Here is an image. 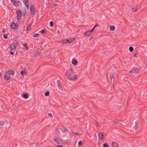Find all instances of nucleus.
Returning <instances> with one entry per match:
<instances>
[{
  "mask_svg": "<svg viewBox=\"0 0 147 147\" xmlns=\"http://www.w3.org/2000/svg\"><path fill=\"white\" fill-rule=\"evenodd\" d=\"M10 53L11 55H14V53L13 52H10Z\"/></svg>",
  "mask_w": 147,
  "mask_h": 147,
  "instance_id": "nucleus-44",
  "label": "nucleus"
},
{
  "mask_svg": "<svg viewBox=\"0 0 147 147\" xmlns=\"http://www.w3.org/2000/svg\"><path fill=\"white\" fill-rule=\"evenodd\" d=\"M39 35V34H38L36 33V34H34L33 35V36L34 37H36L38 36Z\"/></svg>",
  "mask_w": 147,
  "mask_h": 147,
  "instance_id": "nucleus-31",
  "label": "nucleus"
},
{
  "mask_svg": "<svg viewBox=\"0 0 147 147\" xmlns=\"http://www.w3.org/2000/svg\"><path fill=\"white\" fill-rule=\"evenodd\" d=\"M72 63L73 65H76L78 64L77 61L74 59H72Z\"/></svg>",
  "mask_w": 147,
  "mask_h": 147,
  "instance_id": "nucleus-14",
  "label": "nucleus"
},
{
  "mask_svg": "<svg viewBox=\"0 0 147 147\" xmlns=\"http://www.w3.org/2000/svg\"><path fill=\"white\" fill-rule=\"evenodd\" d=\"M58 89L59 90V92H61L63 90V88L61 86V85L58 86Z\"/></svg>",
  "mask_w": 147,
  "mask_h": 147,
  "instance_id": "nucleus-17",
  "label": "nucleus"
},
{
  "mask_svg": "<svg viewBox=\"0 0 147 147\" xmlns=\"http://www.w3.org/2000/svg\"><path fill=\"white\" fill-rule=\"evenodd\" d=\"M75 38H70L68 40H67V42L69 43H71L74 40Z\"/></svg>",
  "mask_w": 147,
  "mask_h": 147,
  "instance_id": "nucleus-15",
  "label": "nucleus"
},
{
  "mask_svg": "<svg viewBox=\"0 0 147 147\" xmlns=\"http://www.w3.org/2000/svg\"><path fill=\"white\" fill-rule=\"evenodd\" d=\"M24 3L26 6L27 7V8H28L29 7V5L28 4V0H24Z\"/></svg>",
  "mask_w": 147,
  "mask_h": 147,
  "instance_id": "nucleus-11",
  "label": "nucleus"
},
{
  "mask_svg": "<svg viewBox=\"0 0 147 147\" xmlns=\"http://www.w3.org/2000/svg\"><path fill=\"white\" fill-rule=\"evenodd\" d=\"M110 29L111 31H113L115 29V27L114 26H110Z\"/></svg>",
  "mask_w": 147,
  "mask_h": 147,
  "instance_id": "nucleus-20",
  "label": "nucleus"
},
{
  "mask_svg": "<svg viewBox=\"0 0 147 147\" xmlns=\"http://www.w3.org/2000/svg\"><path fill=\"white\" fill-rule=\"evenodd\" d=\"M16 13L17 14V18L18 20L21 17L22 15V13L21 11L19 10V11H16Z\"/></svg>",
  "mask_w": 147,
  "mask_h": 147,
  "instance_id": "nucleus-7",
  "label": "nucleus"
},
{
  "mask_svg": "<svg viewBox=\"0 0 147 147\" xmlns=\"http://www.w3.org/2000/svg\"><path fill=\"white\" fill-rule=\"evenodd\" d=\"M137 55V53H136L134 55V57H136Z\"/></svg>",
  "mask_w": 147,
  "mask_h": 147,
  "instance_id": "nucleus-45",
  "label": "nucleus"
},
{
  "mask_svg": "<svg viewBox=\"0 0 147 147\" xmlns=\"http://www.w3.org/2000/svg\"><path fill=\"white\" fill-rule=\"evenodd\" d=\"M18 42H16L15 43V42H13L12 44H11L10 47V51H12L15 49L17 45H18Z\"/></svg>",
  "mask_w": 147,
  "mask_h": 147,
  "instance_id": "nucleus-2",
  "label": "nucleus"
},
{
  "mask_svg": "<svg viewBox=\"0 0 147 147\" xmlns=\"http://www.w3.org/2000/svg\"><path fill=\"white\" fill-rule=\"evenodd\" d=\"M50 25L51 26H53V23L52 21L50 23Z\"/></svg>",
  "mask_w": 147,
  "mask_h": 147,
  "instance_id": "nucleus-32",
  "label": "nucleus"
},
{
  "mask_svg": "<svg viewBox=\"0 0 147 147\" xmlns=\"http://www.w3.org/2000/svg\"><path fill=\"white\" fill-rule=\"evenodd\" d=\"M48 114H49V116L50 117H52V114L51 113H49Z\"/></svg>",
  "mask_w": 147,
  "mask_h": 147,
  "instance_id": "nucleus-43",
  "label": "nucleus"
},
{
  "mask_svg": "<svg viewBox=\"0 0 147 147\" xmlns=\"http://www.w3.org/2000/svg\"><path fill=\"white\" fill-rule=\"evenodd\" d=\"M54 141L56 142H57L58 144L59 143V142L57 141V138H55L54 139Z\"/></svg>",
  "mask_w": 147,
  "mask_h": 147,
  "instance_id": "nucleus-27",
  "label": "nucleus"
},
{
  "mask_svg": "<svg viewBox=\"0 0 147 147\" xmlns=\"http://www.w3.org/2000/svg\"><path fill=\"white\" fill-rule=\"evenodd\" d=\"M74 134L76 135H79V134L78 133L76 132L74 133Z\"/></svg>",
  "mask_w": 147,
  "mask_h": 147,
  "instance_id": "nucleus-40",
  "label": "nucleus"
},
{
  "mask_svg": "<svg viewBox=\"0 0 147 147\" xmlns=\"http://www.w3.org/2000/svg\"><path fill=\"white\" fill-rule=\"evenodd\" d=\"M56 5V4H55V3H53L52 4H51V5L52 7H53V6H55L56 5Z\"/></svg>",
  "mask_w": 147,
  "mask_h": 147,
  "instance_id": "nucleus-38",
  "label": "nucleus"
},
{
  "mask_svg": "<svg viewBox=\"0 0 147 147\" xmlns=\"http://www.w3.org/2000/svg\"><path fill=\"white\" fill-rule=\"evenodd\" d=\"M46 30H42L40 31V32L42 34H44Z\"/></svg>",
  "mask_w": 147,
  "mask_h": 147,
  "instance_id": "nucleus-30",
  "label": "nucleus"
},
{
  "mask_svg": "<svg viewBox=\"0 0 147 147\" xmlns=\"http://www.w3.org/2000/svg\"><path fill=\"white\" fill-rule=\"evenodd\" d=\"M56 147H63L62 146H57Z\"/></svg>",
  "mask_w": 147,
  "mask_h": 147,
  "instance_id": "nucleus-46",
  "label": "nucleus"
},
{
  "mask_svg": "<svg viewBox=\"0 0 147 147\" xmlns=\"http://www.w3.org/2000/svg\"><path fill=\"white\" fill-rule=\"evenodd\" d=\"M67 40H63V43H66L67 42H67Z\"/></svg>",
  "mask_w": 147,
  "mask_h": 147,
  "instance_id": "nucleus-42",
  "label": "nucleus"
},
{
  "mask_svg": "<svg viewBox=\"0 0 147 147\" xmlns=\"http://www.w3.org/2000/svg\"><path fill=\"white\" fill-rule=\"evenodd\" d=\"M96 123L98 125V123L97 122H96Z\"/></svg>",
  "mask_w": 147,
  "mask_h": 147,
  "instance_id": "nucleus-49",
  "label": "nucleus"
},
{
  "mask_svg": "<svg viewBox=\"0 0 147 147\" xmlns=\"http://www.w3.org/2000/svg\"><path fill=\"white\" fill-rule=\"evenodd\" d=\"M31 25L28 24L27 25L25 26L24 28V30L26 31H29L31 28Z\"/></svg>",
  "mask_w": 147,
  "mask_h": 147,
  "instance_id": "nucleus-5",
  "label": "nucleus"
},
{
  "mask_svg": "<svg viewBox=\"0 0 147 147\" xmlns=\"http://www.w3.org/2000/svg\"><path fill=\"white\" fill-rule=\"evenodd\" d=\"M11 2H13V0H11Z\"/></svg>",
  "mask_w": 147,
  "mask_h": 147,
  "instance_id": "nucleus-50",
  "label": "nucleus"
},
{
  "mask_svg": "<svg viewBox=\"0 0 147 147\" xmlns=\"http://www.w3.org/2000/svg\"><path fill=\"white\" fill-rule=\"evenodd\" d=\"M10 77V76L5 75L4 77V79L6 80H8L9 79Z\"/></svg>",
  "mask_w": 147,
  "mask_h": 147,
  "instance_id": "nucleus-18",
  "label": "nucleus"
},
{
  "mask_svg": "<svg viewBox=\"0 0 147 147\" xmlns=\"http://www.w3.org/2000/svg\"><path fill=\"white\" fill-rule=\"evenodd\" d=\"M82 144V142L81 141H80L78 142V144L79 146H81Z\"/></svg>",
  "mask_w": 147,
  "mask_h": 147,
  "instance_id": "nucleus-35",
  "label": "nucleus"
},
{
  "mask_svg": "<svg viewBox=\"0 0 147 147\" xmlns=\"http://www.w3.org/2000/svg\"><path fill=\"white\" fill-rule=\"evenodd\" d=\"M139 71V69L136 68H133L131 70L129 71V73L136 74L138 73Z\"/></svg>",
  "mask_w": 147,
  "mask_h": 147,
  "instance_id": "nucleus-3",
  "label": "nucleus"
},
{
  "mask_svg": "<svg viewBox=\"0 0 147 147\" xmlns=\"http://www.w3.org/2000/svg\"><path fill=\"white\" fill-rule=\"evenodd\" d=\"M3 37L4 38L6 39L7 38L8 36L7 35L5 34H3Z\"/></svg>",
  "mask_w": 147,
  "mask_h": 147,
  "instance_id": "nucleus-34",
  "label": "nucleus"
},
{
  "mask_svg": "<svg viewBox=\"0 0 147 147\" xmlns=\"http://www.w3.org/2000/svg\"><path fill=\"white\" fill-rule=\"evenodd\" d=\"M112 146L113 147H118V146L117 144L115 142H113L112 143Z\"/></svg>",
  "mask_w": 147,
  "mask_h": 147,
  "instance_id": "nucleus-16",
  "label": "nucleus"
},
{
  "mask_svg": "<svg viewBox=\"0 0 147 147\" xmlns=\"http://www.w3.org/2000/svg\"><path fill=\"white\" fill-rule=\"evenodd\" d=\"M14 5L16 6H18L20 5H21V3L19 1H14L13 0V2Z\"/></svg>",
  "mask_w": 147,
  "mask_h": 147,
  "instance_id": "nucleus-9",
  "label": "nucleus"
},
{
  "mask_svg": "<svg viewBox=\"0 0 147 147\" xmlns=\"http://www.w3.org/2000/svg\"><path fill=\"white\" fill-rule=\"evenodd\" d=\"M134 48L132 47H130L129 48V50L130 52H132L133 51Z\"/></svg>",
  "mask_w": 147,
  "mask_h": 147,
  "instance_id": "nucleus-26",
  "label": "nucleus"
},
{
  "mask_svg": "<svg viewBox=\"0 0 147 147\" xmlns=\"http://www.w3.org/2000/svg\"><path fill=\"white\" fill-rule=\"evenodd\" d=\"M57 32L59 34L60 33L59 30H58Z\"/></svg>",
  "mask_w": 147,
  "mask_h": 147,
  "instance_id": "nucleus-48",
  "label": "nucleus"
},
{
  "mask_svg": "<svg viewBox=\"0 0 147 147\" xmlns=\"http://www.w3.org/2000/svg\"><path fill=\"white\" fill-rule=\"evenodd\" d=\"M40 53H41L40 52L38 51H37V52L35 53L33 55L35 57H38V56H39L40 55Z\"/></svg>",
  "mask_w": 147,
  "mask_h": 147,
  "instance_id": "nucleus-13",
  "label": "nucleus"
},
{
  "mask_svg": "<svg viewBox=\"0 0 147 147\" xmlns=\"http://www.w3.org/2000/svg\"><path fill=\"white\" fill-rule=\"evenodd\" d=\"M98 136L100 140L103 139L104 137V135L103 134H98Z\"/></svg>",
  "mask_w": 147,
  "mask_h": 147,
  "instance_id": "nucleus-10",
  "label": "nucleus"
},
{
  "mask_svg": "<svg viewBox=\"0 0 147 147\" xmlns=\"http://www.w3.org/2000/svg\"><path fill=\"white\" fill-rule=\"evenodd\" d=\"M135 124V125L134 126V128L135 129V130H136L138 128L137 123L136 122Z\"/></svg>",
  "mask_w": 147,
  "mask_h": 147,
  "instance_id": "nucleus-22",
  "label": "nucleus"
},
{
  "mask_svg": "<svg viewBox=\"0 0 147 147\" xmlns=\"http://www.w3.org/2000/svg\"><path fill=\"white\" fill-rule=\"evenodd\" d=\"M23 97L24 98L27 99L28 97V96L27 94H24L23 95Z\"/></svg>",
  "mask_w": 147,
  "mask_h": 147,
  "instance_id": "nucleus-19",
  "label": "nucleus"
},
{
  "mask_svg": "<svg viewBox=\"0 0 147 147\" xmlns=\"http://www.w3.org/2000/svg\"><path fill=\"white\" fill-rule=\"evenodd\" d=\"M30 10L31 11V13L32 14H35L34 7V5H31L30 7Z\"/></svg>",
  "mask_w": 147,
  "mask_h": 147,
  "instance_id": "nucleus-8",
  "label": "nucleus"
},
{
  "mask_svg": "<svg viewBox=\"0 0 147 147\" xmlns=\"http://www.w3.org/2000/svg\"><path fill=\"white\" fill-rule=\"evenodd\" d=\"M103 146L104 147H109L108 144L106 143L104 144L103 145Z\"/></svg>",
  "mask_w": 147,
  "mask_h": 147,
  "instance_id": "nucleus-28",
  "label": "nucleus"
},
{
  "mask_svg": "<svg viewBox=\"0 0 147 147\" xmlns=\"http://www.w3.org/2000/svg\"><path fill=\"white\" fill-rule=\"evenodd\" d=\"M110 77L111 78H113V81L114 80V75L113 74H110Z\"/></svg>",
  "mask_w": 147,
  "mask_h": 147,
  "instance_id": "nucleus-25",
  "label": "nucleus"
},
{
  "mask_svg": "<svg viewBox=\"0 0 147 147\" xmlns=\"http://www.w3.org/2000/svg\"><path fill=\"white\" fill-rule=\"evenodd\" d=\"M4 125V123L3 121H0V126H2Z\"/></svg>",
  "mask_w": 147,
  "mask_h": 147,
  "instance_id": "nucleus-33",
  "label": "nucleus"
},
{
  "mask_svg": "<svg viewBox=\"0 0 147 147\" xmlns=\"http://www.w3.org/2000/svg\"><path fill=\"white\" fill-rule=\"evenodd\" d=\"M98 26V24H95V26L94 27L92 28H94V30L95 28L97 26Z\"/></svg>",
  "mask_w": 147,
  "mask_h": 147,
  "instance_id": "nucleus-39",
  "label": "nucleus"
},
{
  "mask_svg": "<svg viewBox=\"0 0 147 147\" xmlns=\"http://www.w3.org/2000/svg\"><path fill=\"white\" fill-rule=\"evenodd\" d=\"M5 32V30H3L2 31V32L3 33H4V32Z\"/></svg>",
  "mask_w": 147,
  "mask_h": 147,
  "instance_id": "nucleus-47",
  "label": "nucleus"
},
{
  "mask_svg": "<svg viewBox=\"0 0 147 147\" xmlns=\"http://www.w3.org/2000/svg\"><path fill=\"white\" fill-rule=\"evenodd\" d=\"M25 73V72L23 71H21L20 72V74L22 75H24Z\"/></svg>",
  "mask_w": 147,
  "mask_h": 147,
  "instance_id": "nucleus-36",
  "label": "nucleus"
},
{
  "mask_svg": "<svg viewBox=\"0 0 147 147\" xmlns=\"http://www.w3.org/2000/svg\"><path fill=\"white\" fill-rule=\"evenodd\" d=\"M68 130L66 128H65L64 129V132H67V131H68Z\"/></svg>",
  "mask_w": 147,
  "mask_h": 147,
  "instance_id": "nucleus-41",
  "label": "nucleus"
},
{
  "mask_svg": "<svg viewBox=\"0 0 147 147\" xmlns=\"http://www.w3.org/2000/svg\"><path fill=\"white\" fill-rule=\"evenodd\" d=\"M26 13V9H25V10H24V12L23 13H22V16H25V15Z\"/></svg>",
  "mask_w": 147,
  "mask_h": 147,
  "instance_id": "nucleus-37",
  "label": "nucleus"
},
{
  "mask_svg": "<svg viewBox=\"0 0 147 147\" xmlns=\"http://www.w3.org/2000/svg\"><path fill=\"white\" fill-rule=\"evenodd\" d=\"M65 75L69 80H73L77 77V75L74 74L73 69H70L67 70L65 73Z\"/></svg>",
  "mask_w": 147,
  "mask_h": 147,
  "instance_id": "nucleus-1",
  "label": "nucleus"
},
{
  "mask_svg": "<svg viewBox=\"0 0 147 147\" xmlns=\"http://www.w3.org/2000/svg\"><path fill=\"white\" fill-rule=\"evenodd\" d=\"M138 9V8L137 7H136L134 8H132V10L133 11V12H135Z\"/></svg>",
  "mask_w": 147,
  "mask_h": 147,
  "instance_id": "nucleus-21",
  "label": "nucleus"
},
{
  "mask_svg": "<svg viewBox=\"0 0 147 147\" xmlns=\"http://www.w3.org/2000/svg\"><path fill=\"white\" fill-rule=\"evenodd\" d=\"M14 73V71H13L8 70L5 73V74L9 75H12Z\"/></svg>",
  "mask_w": 147,
  "mask_h": 147,
  "instance_id": "nucleus-12",
  "label": "nucleus"
},
{
  "mask_svg": "<svg viewBox=\"0 0 147 147\" xmlns=\"http://www.w3.org/2000/svg\"><path fill=\"white\" fill-rule=\"evenodd\" d=\"M57 83L58 84V86H59V85H61L60 81L59 80H57Z\"/></svg>",
  "mask_w": 147,
  "mask_h": 147,
  "instance_id": "nucleus-29",
  "label": "nucleus"
},
{
  "mask_svg": "<svg viewBox=\"0 0 147 147\" xmlns=\"http://www.w3.org/2000/svg\"><path fill=\"white\" fill-rule=\"evenodd\" d=\"M94 30V29L92 28L91 30L86 31L84 34L85 36H89L91 34Z\"/></svg>",
  "mask_w": 147,
  "mask_h": 147,
  "instance_id": "nucleus-4",
  "label": "nucleus"
},
{
  "mask_svg": "<svg viewBox=\"0 0 147 147\" xmlns=\"http://www.w3.org/2000/svg\"><path fill=\"white\" fill-rule=\"evenodd\" d=\"M24 46V48L25 49L27 50L28 49V46L26 44H25Z\"/></svg>",
  "mask_w": 147,
  "mask_h": 147,
  "instance_id": "nucleus-23",
  "label": "nucleus"
},
{
  "mask_svg": "<svg viewBox=\"0 0 147 147\" xmlns=\"http://www.w3.org/2000/svg\"><path fill=\"white\" fill-rule=\"evenodd\" d=\"M49 92L48 91L46 92L45 93V95L46 96H48L49 95Z\"/></svg>",
  "mask_w": 147,
  "mask_h": 147,
  "instance_id": "nucleus-24",
  "label": "nucleus"
},
{
  "mask_svg": "<svg viewBox=\"0 0 147 147\" xmlns=\"http://www.w3.org/2000/svg\"><path fill=\"white\" fill-rule=\"evenodd\" d=\"M18 27V25L17 26L14 23H12L11 25V28L12 29H16Z\"/></svg>",
  "mask_w": 147,
  "mask_h": 147,
  "instance_id": "nucleus-6",
  "label": "nucleus"
}]
</instances>
